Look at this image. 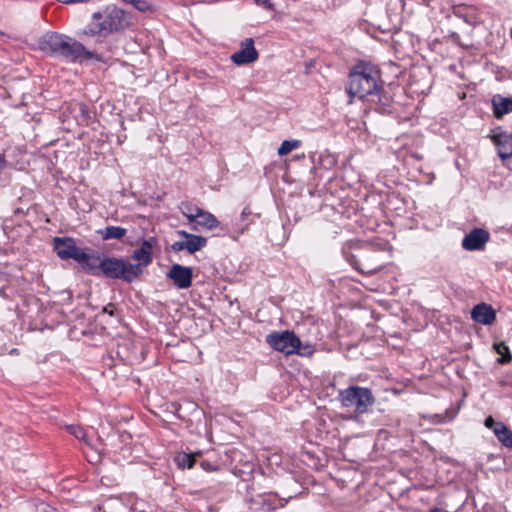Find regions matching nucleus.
Listing matches in <instances>:
<instances>
[{
    "label": "nucleus",
    "instance_id": "nucleus-1",
    "mask_svg": "<svg viewBox=\"0 0 512 512\" xmlns=\"http://www.w3.org/2000/svg\"><path fill=\"white\" fill-rule=\"evenodd\" d=\"M39 49L45 54L67 62L75 63L84 59H99L93 52L72 37L56 32L45 33L38 41Z\"/></svg>",
    "mask_w": 512,
    "mask_h": 512
},
{
    "label": "nucleus",
    "instance_id": "nucleus-2",
    "mask_svg": "<svg viewBox=\"0 0 512 512\" xmlns=\"http://www.w3.org/2000/svg\"><path fill=\"white\" fill-rule=\"evenodd\" d=\"M380 90V74L372 65L360 63L351 70L347 87L351 97L363 99L376 95Z\"/></svg>",
    "mask_w": 512,
    "mask_h": 512
},
{
    "label": "nucleus",
    "instance_id": "nucleus-3",
    "mask_svg": "<svg viewBox=\"0 0 512 512\" xmlns=\"http://www.w3.org/2000/svg\"><path fill=\"white\" fill-rule=\"evenodd\" d=\"M129 26V16L117 7H108L103 13L96 12L92 21L82 31L87 36H107Z\"/></svg>",
    "mask_w": 512,
    "mask_h": 512
},
{
    "label": "nucleus",
    "instance_id": "nucleus-4",
    "mask_svg": "<svg viewBox=\"0 0 512 512\" xmlns=\"http://www.w3.org/2000/svg\"><path fill=\"white\" fill-rule=\"evenodd\" d=\"M338 399L343 407L352 409L355 418L367 413L375 402L371 390L360 386H350L341 390Z\"/></svg>",
    "mask_w": 512,
    "mask_h": 512
},
{
    "label": "nucleus",
    "instance_id": "nucleus-5",
    "mask_svg": "<svg viewBox=\"0 0 512 512\" xmlns=\"http://www.w3.org/2000/svg\"><path fill=\"white\" fill-rule=\"evenodd\" d=\"M102 273L112 279L132 282L142 273L140 264H132L122 258L106 257L101 261Z\"/></svg>",
    "mask_w": 512,
    "mask_h": 512
},
{
    "label": "nucleus",
    "instance_id": "nucleus-6",
    "mask_svg": "<svg viewBox=\"0 0 512 512\" xmlns=\"http://www.w3.org/2000/svg\"><path fill=\"white\" fill-rule=\"evenodd\" d=\"M266 342L275 350L286 355L297 353L304 355L300 351V339L290 331L274 332L266 336Z\"/></svg>",
    "mask_w": 512,
    "mask_h": 512
},
{
    "label": "nucleus",
    "instance_id": "nucleus-7",
    "mask_svg": "<svg viewBox=\"0 0 512 512\" xmlns=\"http://www.w3.org/2000/svg\"><path fill=\"white\" fill-rule=\"evenodd\" d=\"M53 248L58 257L63 260L74 259L75 261H81L85 259L84 251L76 246L72 238L55 237L53 239Z\"/></svg>",
    "mask_w": 512,
    "mask_h": 512
},
{
    "label": "nucleus",
    "instance_id": "nucleus-8",
    "mask_svg": "<svg viewBox=\"0 0 512 512\" xmlns=\"http://www.w3.org/2000/svg\"><path fill=\"white\" fill-rule=\"evenodd\" d=\"M178 234L183 236L185 240L176 241L172 244L171 248L175 252L187 250L189 253H194L206 246L207 240L202 236L190 234L183 230L178 231Z\"/></svg>",
    "mask_w": 512,
    "mask_h": 512
},
{
    "label": "nucleus",
    "instance_id": "nucleus-9",
    "mask_svg": "<svg viewBox=\"0 0 512 512\" xmlns=\"http://www.w3.org/2000/svg\"><path fill=\"white\" fill-rule=\"evenodd\" d=\"M167 278L171 279L178 289H188L192 285V268L173 264L167 273Z\"/></svg>",
    "mask_w": 512,
    "mask_h": 512
},
{
    "label": "nucleus",
    "instance_id": "nucleus-10",
    "mask_svg": "<svg viewBox=\"0 0 512 512\" xmlns=\"http://www.w3.org/2000/svg\"><path fill=\"white\" fill-rule=\"evenodd\" d=\"M258 59V52L254 47V40L246 38L241 43V49L231 56V60L236 65L249 64Z\"/></svg>",
    "mask_w": 512,
    "mask_h": 512
},
{
    "label": "nucleus",
    "instance_id": "nucleus-11",
    "mask_svg": "<svg viewBox=\"0 0 512 512\" xmlns=\"http://www.w3.org/2000/svg\"><path fill=\"white\" fill-rule=\"evenodd\" d=\"M489 233L481 228H475L462 240V247L467 251L482 250L489 241Z\"/></svg>",
    "mask_w": 512,
    "mask_h": 512
},
{
    "label": "nucleus",
    "instance_id": "nucleus-12",
    "mask_svg": "<svg viewBox=\"0 0 512 512\" xmlns=\"http://www.w3.org/2000/svg\"><path fill=\"white\" fill-rule=\"evenodd\" d=\"M471 318L480 324L491 325L496 319V313L491 305L480 303L472 309Z\"/></svg>",
    "mask_w": 512,
    "mask_h": 512
},
{
    "label": "nucleus",
    "instance_id": "nucleus-13",
    "mask_svg": "<svg viewBox=\"0 0 512 512\" xmlns=\"http://www.w3.org/2000/svg\"><path fill=\"white\" fill-rule=\"evenodd\" d=\"M492 140L498 148V155L502 159L512 157V134L496 133L492 135Z\"/></svg>",
    "mask_w": 512,
    "mask_h": 512
},
{
    "label": "nucleus",
    "instance_id": "nucleus-14",
    "mask_svg": "<svg viewBox=\"0 0 512 512\" xmlns=\"http://www.w3.org/2000/svg\"><path fill=\"white\" fill-rule=\"evenodd\" d=\"M219 225V221L216 217L208 211L201 209L198 214H196V218L194 223L191 224L192 229L194 230H212Z\"/></svg>",
    "mask_w": 512,
    "mask_h": 512
},
{
    "label": "nucleus",
    "instance_id": "nucleus-15",
    "mask_svg": "<svg viewBox=\"0 0 512 512\" xmlns=\"http://www.w3.org/2000/svg\"><path fill=\"white\" fill-rule=\"evenodd\" d=\"M494 116L501 118L503 115L512 112V98L495 95L492 98Z\"/></svg>",
    "mask_w": 512,
    "mask_h": 512
},
{
    "label": "nucleus",
    "instance_id": "nucleus-16",
    "mask_svg": "<svg viewBox=\"0 0 512 512\" xmlns=\"http://www.w3.org/2000/svg\"><path fill=\"white\" fill-rule=\"evenodd\" d=\"M494 434L503 445L512 449V431L505 424L498 422Z\"/></svg>",
    "mask_w": 512,
    "mask_h": 512
},
{
    "label": "nucleus",
    "instance_id": "nucleus-17",
    "mask_svg": "<svg viewBox=\"0 0 512 512\" xmlns=\"http://www.w3.org/2000/svg\"><path fill=\"white\" fill-rule=\"evenodd\" d=\"M98 233L100 234L103 240H120L126 235L127 230L120 226H107L104 229L99 230Z\"/></svg>",
    "mask_w": 512,
    "mask_h": 512
},
{
    "label": "nucleus",
    "instance_id": "nucleus-18",
    "mask_svg": "<svg viewBox=\"0 0 512 512\" xmlns=\"http://www.w3.org/2000/svg\"><path fill=\"white\" fill-rule=\"evenodd\" d=\"M85 259L81 261H77L80 263L84 268L94 271L95 269L99 268L101 270V261L99 256L97 255H90L86 252H84Z\"/></svg>",
    "mask_w": 512,
    "mask_h": 512
},
{
    "label": "nucleus",
    "instance_id": "nucleus-19",
    "mask_svg": "<svg viewBox=\"0 0 512 512\" xmlns=\"http://www.w3.org/2000/svg\"><path fill=\"white\" fill-rule=\"evenodd\" d=\"M180 210H181L182 214L187 218L188 223L191 225V224L194 223V220L196 218V214L199 213L201 208H199L197 206H193L190 203H184L183 202L180 205Z\"/></svg>",
    "mask_w": 512,
    "mask_h": 512
},
{
    "label": "nucleus",
    "instance_id": "nucleus-20",
    "mask_svg": "<svg viewBox=\"0 0 512 512\" xmlns=\"http://www.w3.org/2000/svg\"><path fill=\"white\" fill-rule=\"evenodd\" d=\"M132 258L136 261H138L137 264H140V268L142 269V266H147L152 262V255L150 252H146L144 249H136L133 252Z\"/></svg>",
    "mask_w": 512,
    "mask_h": 512
},
{
    "label": "nucleus",
    "instance_id": "nucleus-21",
    "mask_svg": "<svg viewBox=\"0 0 512 512\" xmlns=\"http://www.w3.org/2000/svg\"><path fill=\"white\" fill-rule=\"evenodd\" d=\"M301 145L300 140H285L281 143L277 150L279 156H285L291 151L297 149Z\"/></svg>",
    "mask_w": 512,
    "mask_h": 512
},
{
    "label": "nucleus",
    "instance_id": "nucleus-22",
    "mask_svg": "<svg viewBox=\"0 0 512 512\" xmlns=\"http://www.w3.org/2000/svg\"><path fill=\"white\" fill-rule=\"evenodd\" d=\"M175 461L180 468H192L195 463V455L180 453L176 456Z\"/></svg>",
    "mask_w": 512,
    "mask_h": 512
},
{
    "label": "nucleus",
    "instance_id": "nucleus-23",
    "mask_svg": "<svg viewBox=\"0 0 512 512\" xmlns=\"http://www.w3.org/2000/svg\"><path fill=\"white\" fill-rule=\"evenodd\" d=\"M67 428H68L69 432L72 435H74L77 439L84 441L85 443H88L87 438H86V432L84 431V429L82 427L71 425V426H68Z\"/></svg>",
    "mask_w": 512,
    "mask_h": 512
},
{
    "label": "nucleus",
    "instance_id": "nucleus-24",
    "mask_svg": "<svg viewBox=\"0 0 512 512\" xmlns=\"http://www.w3.org/2000/svg\"><path fill=\"white\" fill-rule=\"evenodd\" d=\"M156 243V240L154 238H150L148 240H144L141 244V249H144L146 252H150L152 255V248L154 244Z\"/></svg>",
    "mask_w": 512,
    "mask_h": 512
},
{
    "label": "nucleus",
    "instance_id": "nucleus-25",
    "mask_svg": "<svg viewBox=\"0 0 512 512\" xmlns=\"http://www.w3.org/2000/svg\"><path fill=\"white\" fill-rule=\"evenodd\" d=\"M495 349L497 351V353L501 354V355H505L507 354V357H506V361L510 358L509 356V349L508 347L504 344V343H499V344H495Z\"/></svg>",
    "mask_w": 512,
    "mask_h": 512
},
{
    "label": "nucleus",
    "instance_id": "nucleus-26",
    "mask_svg": "<svg viewBox=\"0 0 512 512\" xmlns=\"http://www.w3.org/2000/svg\"><path fill=\"white\" fill-rule=\"evenodd\" d=\"M254 2L257 5H261V6H263L266 9H269V10H273L274 9V4L271 2V0H254Z\"/></svg>",
    "mask_w": 512,
    "mask_h": 512
},
{
    "label": "nucleus",
    "instance_id": "nucleus-27",
    "mask_svg": "<svg viewBox=\"0 0 512 512\" xmlns=\"http://www.w3.org/2000/svg\"><path fill=\"white\" fill-rule=\"evenodd\" d=\"M37 512H55V509L46 503H41L37 506Z\"/></svg>",
    "mask_w": 512,
    "mask_h": 512
},
{
    "label": "nucleus",
    "instance_id": "nucleus-28",
    "mask_svg": "<svg viewBox=\"0 0 512 512\" xmlns=\"http://www.w3.org/2000/svg\"><path fill=\"white\" fill-rule=\"evenodd\" d=\"M497 423H498V422H495V421H494V419H493L491 416L487 417V418L485 419V422H484V424H485V426H486L487 428H489V429H493V430H494V428L496 427V424H497Z\"/></svg>",
    "mask_w": 512,
    "mask_h": 512
},
{
    "label": "nucleus",
    "instance_id": "nucleus-29",
    "mask_svg": "<svg viewBox=\"0 0 512 512\" xmlns=\"http://www.w3.org/2000/svg\"><path fill=\"white\" fill-rule=\"evenodd\" d=\"M451 37L453 38L454 42L458 43L459 36H458V34H457V33L452 32V33H451Z\"/></svg>",
    "mask_w": 512,
    "mask_h": 512
},
{
    "label": "nucleus",
    "instance_id": "nucleus-30",
    "mask_svg": "<svg viewBox=\"0 0 512 512\" xmlns=\"http://www.w3.org/2000/svg\"><path fill=\"white\" fill-rule=\"evenodd\" d=\"M430 512H448L446 510L440 509V508H433Z\"/></svg>",
    "mask_w": 512,
    "mask_h": 512
},
{
    "label": "nucleus",
    "instance_id": "nucleus-31",
    "mask_svg": "<svg viewBox=\"0 0 512 512\" xmlns=\"http://www.w3.org/2000/svg\"><path fill=\"white\" fill-rule=\"evenodd\" d=\"M454 14H455L456 16H458V17H462V15L460 14L459 9H455V10H454Z\"/></svg>",
    "mask_w": 512,
    "mask_h": 512
}]
</instances>
